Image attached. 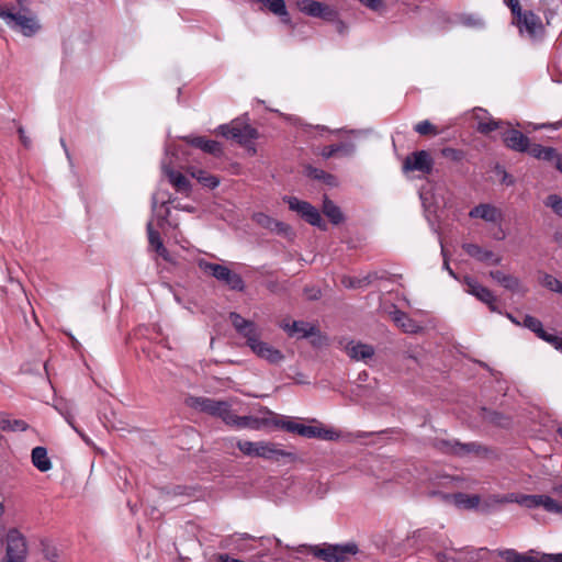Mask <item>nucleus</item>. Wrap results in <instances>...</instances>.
<instances>
[{
	"mask_svg": "<svg viewBox=\"0 0 562 562\" xmlns=\"http://www.w3.org/2000/svg\"><path fill=\"white\" fill-rule=\"evenodd\" d=\"M0 19H2L10 29L20 31L27 37L33 36L41 29L35 16H27L20 12L13 13L11 10L3 7H0Z\"/></svg>",
	"mask_w": 562,
	"mask_h": 562,
	"instance_id": "obj_5",
	"label": "nucleus"
},
{
	"mask_svg": "<svg viewBox=\"0 0 562 562\" xmlns=\"http://www.w3.org/2000/svg\"><path fill=\"white\" fill-rule=\"evenodd\" d=\"M554 162H555V168L562 173V155L557 154Z\"/></svg>",
	"mask_w": 562,
	"mask_h": 562,
	"instance_id": "obj_64",
	"label": "nucleus"
},
{
	"mask_svg": "<svg viewBox=\"0 0 562 562\" xmlns=\"http://www.w3.org/2000/svg\"><path fill=\"white\" fill-rule=\"evenodd\" d=\"M229 319L234 328L246 338L247 344L259 334L254 322L245 319L237 313H231Z\"/></svg>",
	"mask_w": 562,
	"mask_h": 562,
	"instance_id": "obj_19",
	"label": "nucleus"
},
{
	"mask_svg": "<svg viewBox=\"0 0 562 562\" xmlns=\"http://www.w3.org/2000/svg\"><path fill=\"white\" fill-rule=\"evenodd\" d=\"M497 170L499 173H502V182L505 183L506 186H513L514 184V178L508 173L506 172L504 169H501L499 167H497Z\"/></svg>",
	"mask_w": 562,
	"mask_h": 562,
	"instance_id": "obj_60",
	"label": "nucleus"
},
{
	"mask_svg": "<svg viewBox=\"0 0 562 562\" xmlns=\"http://www.w3.org/2000/svg\"><path fill=\"white\" fill-rule=\"evenodd\" d=\"M441 155L445 158L450 159L452 161H460L464 158V153L462 150L451 147H446L441 149Z\"/></svg>",
	"mask_w": 562,
	"mask_h": 562,
	"instance_id": "obj_51",
	"label": "nucleus"
},
{
	"mask_svg": "<svg viewBox=\"0 0 562 562\" xmlns=\"http://www.w3.org/2000/svg\"><path fill=\"white\" fill-rule=\"evenodd\" d=\"M189 404L200 412L220 417L225 424L231 419L232 409L227 402L200 396L191 397Z\"/></svg>",
	"mask_w": 562,
	"mask_h": 562,
	"instance_id": "obj_7",
	"label": "nucleus"
},
{
	"mask_svg": "<svg viewBox=\"0 0 562 562\" xmlns=\"http://www.w3.org/2000/svg\"><path fill=\"white\" fill-rule=\"evenodd\" d=\"M323 213L335 225L340 224L344 221V215H342L340 209L328 198L324 199Z\"/></svg>",
	"mask_w": 562,
	"mask_h": 562,
	"instance_id": "obj_33",
	"label": "nucleus"
},
{
	"mask_svg": "<svg viewBox=\"0 0 562 562\" xmlns=\"http://www.w3.org/2000/svg\"><path fill=\"white\" fill-rule=\"evenodd\" d=\"M147 234L149 246L166 261H170V255L167 248L164 246V243L160 238V235L157 231L154 229L153 223L148 222L147 224Z\"/></svg>",
	"mask_w": 562,
	"mask_h": 562,
	"instance_id": "obj_25",
	"label": "nucleus"
},
{
	"mask_svg": "<svg viewBox=\"0 0 562 562\" xmlns=\"http://www.w3.org/2000/svg\"><path fill=\"white\" fill-rule=\"evenodd\" d=\"M371 10H379L382 7V0H359Z\"/></svg>",
	"mask_w": 562,
	"mask_h": 562,
	"instance_id": "obj_59",
	"label": "nucleus"
},
{
	"mask_svg": "<svg viewBox=\"0 0 562 562\" xmlns=\"http://www.w3.org/2000/svg\"><path fill=\"white\" fill-rule=\"evenodd\" d=\"M370 282H371L370 274H368L363 278H355V277H348V276H344L341 278L342 285L348 289L363 288V286L368 285Z\"/></svg>",
	"mask_w": 562,
	"mask_h": 562,
	"instance_id": "obj_42",
	"label": "nucleus"
},
{
	"mask_svg": "<svg viewBox=\"0 0 562 562\" xmlns=\"http://www.w3.org/2000/svg\"><path fill=\"white\" fill-rule=\"evenodd\" d=\"M440 245H441V254H442V256H443V268L449 272V274H450L451 277H453L454 279H457L456 273L453 272V270H452V269L450 268V266H449L448 258H447V254H446V250H445V247H443L442 243H440Z\"/></svg>",
	"mask_w": 562,
	"mask_h": 562,
	"instance_id": "obj_61",
	"label": "nucleus"
},
{
	"mask_svg": "<svg viewBox=\"0 0 562 562\" xmlns=\"http://www.w3.org/2000/svg\"><path fill=\"white\" fill-rule=\"evenodd\" d=\"M469 216L472 218H482L490 223H498L503 218V213L498 207L492 204L482 203L473 207L469 212Z\"/></svg>",
	"mask_w": 562,
	"mask_h": 562,
	"instance_id": "obj_17",
	"label": "nucleus"
},
{
	"mask_svg": "<svg viewBox=\"0 0 562 562\" xmlns=\"http://www.w3.org/2000/svg\"><path fill=\"white\" fill-rule=\"evenodd\" d=\"M198 266L203 272L224 283L229 290L238 292L245 290V282L241 276L231 270L227 266L209 262L205 259H199Z\"/></svg>",
	"mask_w": 562,
	"mask_h": 562,
	"instance_id": "obj_3",
	"label": "nucleus"
},
{
	"mask_svg": "<svg viewBox=\"0 0 562 562\" xmlns=\"http://www.w3.org/2000/svg\"><path fill=\"white\" fill-rule=\"evenodd\" d=\"M281 327L288 333L289 336H296L299 338H307L315 335L317 331L314 325L302 321H294L291 324L284 323L281 325Z\"/></svg>",
	"mask_w": 562,
	"mask_h": 562,
	"instance_id": "obj_21",
	"label": "nucleus"
},
{
	"mask_svg": "<svg viewBox=\"0 0 562 562\" xmlns=\"http://www.w3.org/2000/svg\"><path fill=\"white\" fill-rule=\"evenodd\" d=\"M539 282L552 292L562 294V282L549 273H541Z\"/></svg>",
	"mask_w": 562,
	"mask_h": 562,
	"instance_id": "obj_39",
	"label": "nucleus"
},
{
	"mask_svg": "<svg viewBox=\"0 0 562 562\" xmlns=\"http://www.w3.org/2000/svg\"><path fill=\"white\" fill-rule=\"evenodd\" d=\"M305 294L306 297L312 301L318 300L322 295L321 290L317 288H306Z\"/></svg>",
	"mask_w": 562,
	"mask_h": 562,
	"instance_id": "obj_58",
	"label": "nucleus"
},
{
	"mask_svg": "<svg viewBox=\"0 0 562 562\" xmlns=\"http://www.w3.org/2000/svg\"><path fill=\"white\" fill-rule=\"evenodd\" d=\"M453 501L458 507L465 509H474L481 505V498L479 495L457 493L453 495Z\"/></svg>",
	"mask_w": 562,
	"mask_h": 562,
	"instance_id": "obj_32",
	"label": "nucleus"
},
{
	"mask_svg": "<svg viewBox=\"0 0 562 562\" xmlns=\"http://www.w3.org/2000/svg\"><path fill=\"white\" fill-rule=\"evenodd\" d=\"M356 151V146L351 142H344L335 145H329L323 147L321 150V156L324 159H329L336 155H340L344 157L352 156Z\"/></svg>",
	"mask_w": 562,
	"mask_h": 562,
	"instance_id": "obj_23",
	"label": "nucleus"
},
{
	"mask_svg": "<svg viewBox=\"0 0 562 562\" xmlns=\"http://www.w3.org/2000/svg\"><path fill=\"white\" fill-rule=\"evenodd\" d=\"M188 143L192 146L202 149L205 153L212 154L214 156H220L222 154V146L218 142L206 139L204 137H192L187 138Z\"/></svg>",
	"mask_w": 562,
	"mask_h": 562,
	"instance_id": "obj_28",
	"label": "nucleus"
},
{
	"mask_svg": "<svg viewBox=\"0 0 562 562\" xmlns=\"http://www.w3.org/2000/svg\"><path fill=\"white\" fill-rule=\"evenodd\" d=\"M192 177L210 189H215L220 184V179L216 176L210 175L204 170H196L192 172Z\"/></svg>",
	"mask_w": 562,
	"mask_h": 562,
	"instance_id": "obj_38",
	"label": "nucleus"
},
{
	"mask_svg": "<svg viewBox=\"0 0 562 562\" xmlns=\"http://www.w3.org/2000/svg\"><path fill=\"white\" fill-rule=\"evenodd\" d=\"M541 507H543L549 513L562 515V504L558 503L555 499L548 495H543Z\"/></svg>",
	"mask_w": 562,
	"mask_h": 562,
	"instance_id": "obj_49",
	"label": "nucleus"
},
{
	"mask_svg": "<svg viewBox=\"0 0 562 562\" xmlns=\"http://www.w3.org/2000/svg\"><path fill=\"white\" fill-rule=\"evenodd\" d=\"M503 140L506 146L516 151H527L529 149V138L518 130H509L504 133Z\"/></svg>",
	"mask_w": 562,
	"mask_h": 562,
	"instance_id": "obj_20",
	"label": "nucleus"
},
{
	"mask_svg": "<svg viewBox=\"0 0 562 562\" xmlns=\"http://www.w3.org/2000/svg\"><path fill=\"white\" fill-rule=\"evenodd\" d=\"M262 3L271 13L281 18L283 23L291 22L284 0H257Z\"/></svg>",
	"mask_w": 562,
	"mask_h": 562,
	"instance_id": "obj_29",
	"label": "nucleus"
},
{
	"mask_svg": "<svg viewBox=\"0 0 562 562\" xmlns=\"http://www.w3.org/2000/svg\"><path fill=\"white\" fill-rule=\"evenodd\" d=\"M217 130L222 136L234 139L240 145H247L258 137L257 130L240 119L234 120L229 124H222Z\"/></svg>",
	"mask_w": 562,
	"mask_h": 562,
	"instance_id": "obj_6",
	"label": "nucleus"
},
{
	"mask_svg": "<svg viewBox=\"0 0 562 562\" xmlns=\"http://www.w3.org/2000/svg\"><path fill=\"white\" fill-rule=\"evenodd\" d=\"M528 150L532 157L542 159L546 161H554V159L557 157V151L552 147H544V146L536 144V145L529 147Z\"/></svg>",
	"mask_w": 562,
	"mask_h": 562,
	"instance_id": "obj_35",
	"label": "nucleus"
},
{
	"mask_svg": "<svg viewBox=\"0 0 562 562\" xmlns=\"http://www.w3.org/2000/svg\"><path fill=\"white\" fill-rule=\"evenodd\" d=\"M515 499H517V495L515 494H507V495H491L488 496L483 505L481 506L482 512H488L492 507L505 503H515Z\"/></svg>",
	"mask_w": 562,
	"mask_h": 562,
	"instance_id": "obj_34",
	"label": "nucleus"
},
{
	"mask_svg": "<svg viewBox=\"0 0 562 562\" xmlns=\"http://www.w3.org/2000/svg\"><path fill=\"white\" fill-rule=\"evenodd\" d=\"M414 130L416 133L420 134V135H438L439 134V131L437 130V127L431 124L428 120H425V121H420L418 122L415 126H414Z\"/></svg>",
	"mask_w": 562,
	"mask_h": 562,
	"instance_id": "obj_47",
	"label": "nucleus"
},
{
	"mask_svg": "<svg viewBox=\"0 0 562 562\" xmlns=\"http://www.w3.org/2000/svg\"><path fill=\"white\" fill-rule=\"evenodd\" d=\"M307 176L312 179L321 180L331 187L337 184V179L335 176L318 168H314L311 166L307 167Z\"/></svg>",
	"mask_w": 562,
	"mask_h": 562,
	"instance_id": "obj_37",
	"label": "nucleus"
},
{
	"mask_svg": "<svg viewBox=\"0 0 562 562\" xmlns=\"http://www.w3.org/2000/svg\"><path fill=\"white\" fill-rule=\"evenodd\" d=\"M304 425L303 424H299V423H295L293 420H286L282 424V427L290 431V432H294V434H297L301 436V429Z\"/></svg>",
	"mask_w": 562,
	"mask_h": 562,
	"instance_id": "obj_55",
	"label": "nucleus"
},
{
	"mask_svg": "<svg viewBox=\"0 0 562 562\" xmlns=\"http://www.w3.org/2000/svg\"><path fill=\"white\" fill-rule=\"evenodd\" d=\"M476 119L479 120L476 130L481 134H488V133L497 130L499 127V124H501L499 121H496V120H493V119L484 120L479 114H476Z\"/></svg>",
	"mask_w": 562,
	"mask_h": 562,
	"instance_id": "obj_46",
	"label": "nucleus"
},
{
	"mask_svg": "<svg viewBox=\"0 0 562 562\" xmlns=\"http://www.w3.org/2000/svg\"><path fill=\"white\" fill-rule=\"evenodd\" d=\"M490 277L504 286L506 290L512 292L520 291V281L518 278L512 274H507L501 270L490 271Z\"/></svg>",
	"mask_w": 562,
	"mask_h": 562,
	"instance_id": "obj_26",
	"label": "nucleus"
},
{
	"mask_svg": "<svg viewBox=\"0 0 562 562\" xmlns=\"http://www.w3.org/2000/svg\"><path fill=\"white\" fill-rule=\"evenodd\" d=\"M319 429H321V427H317V426L304 425L301 429V436L306 437V438H318Z\"/></svg>",
	"mask_w": 562,
	"mask_h": 562,
	"instance_id": "obj_54",
	"label": "nucleus"
},
{
	"mask_svg": "<svg viewBox=\"0 0 562 562\" xmlns=\"http://www.w3.org/2000/svg\"><path fill=\"white\" fill-rule=\"evenodd\" d=\"M42 546H43L42 551H43L44 558L49 562H58L59 552H58L57 548L55 546L46 543V542H43Z\"/></svg>",
	"mask_w": 562,
	"mask_h": 562,
	"instance_id": "obj_50",
	"label": "nucleus"
},
{
	"mask_svg": "<svg viewBox=\"0 0 562 562\" xmlns=\"http://www.w3.org/2000/svg\"><path fill=\"white\" fill-rule=\"evenodd\" d=\"M521 326L528 328L532 333L537 335L538 338L547 341L548 344L552 345L557 350H560L562 352V338L554 335L549 334L543 329L542 323L531 316V315H524L521 317Z\"/></svg>",
	"mask_w": 562,
	"mask_h": 562,
	"instance_id": "obj_11",
	"label": "nucleus"
},
{
	"mask_svg": "<svg viewBox=\"0 0 562 562\" xmlns=\"http://www.w3.org/2000/svg\"><path fill=\"white\" fill-rule=\"evenodd\" d=\"M236 428H249V429H259L262 425V422L254 416H237L233 412L231 414V419L228 424Z\"/></svg>",
	"mask_w": 562,
	"mask_h": 562,
	"instance_id": "obj_30",
	"label": "nucleus"
},
{
	"mask_svg": "<svg viewBox=\"0 0 562 562\" xmlns=\"http://www.w3.org/2000/svg\"><path fill=\"white\" fill-rule=\"evenodd\" d=\"M247 345L258 357L267 360L271 364H278L284 359L283 353L279 349L260 340L259 334L250 339Z\"/></svg>",
	"mask_w": 562,
	"mask_h": 562,
	"instance_id": "obj_13",
	"label": "nucleus"
},
{
	"mask_svg": "<svg viewBox=\"0 0 562 562\" xmlns=\"http://www.w3.org/2000/svg\"><path fill=\"white\" fill-rule=\"evenodd\" d=\"M504 1L509 7L510 12L516 11V8H514V7H520L519 0H504Z\"/></svg>",
	"mask_w": 562,
	"mask_h": 562,
	"instance_id": "obj_63",
	"label": "nucleus"
},
{
	"mask_svg": "<svg viewBox=\"0 0 562 562\" xmlns=\"http://www.w3.org/2000/svg\"><path fill=\"white\" fill-rule=\"evenodd\" d=\"M464 284L467 285V292L475 296L481 302L485 303L492 312H496V296L486 286L480 284L476 280L471 277L464 278Z\"/></svg>",
	"mask_w": 562,
	"mask_h": 562,
	"instance_id": "obj_14",
	"label": "nucleus"
},
{
	"mask_svg": "<svg viewBox=\"0 0 562 562\" xmlns=\"http://www.w3.org/2000/svg\"><path fill=\"white\" fill-rule=\"evenodd\" d=\"M516 11L512 12V23L518 29L520 36L538 41L544 36V25L536 13L531 10H522L521 7H515Z\"/></svg>",
	"mask_w": 562,
	"mask_h": 562,
	"instance_id": "obj_1",
	"label": "nucleus"
},
{
	"mask_svg": "<svg viewBox=\"0 0 562 562\" xmlns=\"http://www.w3.org/2000/svg\"><path fill=\"white\" fill-rule=\"evenodd\" d=\"M453 551L452 554L448 553V552H438L436 554V558H437V561L438 562H458V560L456 559V549H451Z\"/></svg>",
	"mask_w": 562,
	"mask_h": 562,
	"instance_id": "obj_56",
	"label": "nucleus"
},
{
	"mask_svg": "<svg viewBox=\"0 0 562 562\" xmlns=\"http://www.w3.org/2000/svg\"><path fill=\"white\" fill-rule=\"evenodd\" d=\"M284 201L288 203L291 211L299 213L302 217L305 216V213L311 206V203L301 201L295 196H285Z\"/></svg>",
	"mask_w": 562,
	"mask_h": 562,
	"instance_id": "obj_41",
	"label": "nucleus"
},
{
	"mask_svg": "<svg viewBox=\"0 0 562 562\" xmlns=\"http://www.w3.org/2000/svg\"><path fill=\"white\" fill-rule=\"evenodd\" d=\"M270 231L278 234H286L290 231V226L283 222L274 220V224H272Z\"/></svg>",
	"mask_w": 562,
	"mask_h": 562,
	"instance_id": "obj_57",
	"label": "nucleus"
},
{
	"mask_svg": "<svg viewBox=\"0 0 562 562\" xmlns=\"http://www.w3.org/2000/svg\"><path fill=\"white\" fill-rule=\"evenodd\" d=\"M55 408L60 413V415L64 416L66 422L71 426V428L86 441L89 442V438L76 427L74 416L70 412V407L67 403H60L58 405H55Z\"/></svg>",
	"mask_w": 562,
	"mask_h": 562,
	"instance_id": "obj_36",
	"label": "nucleus"
},
{
	"mask_svg": "<svg viewBox=\"0 0 562 562\" xmlns=\"http://www.w3.org/2000/svg\"><path fill=\"white\" fill-rule=\"evenodd\" d=\"M303 218L313 226H316L321 229H326V224L323 221L318 210L312 204Z\"/></svg>",
	"mask_w": 562,
	"mask_h": 562,
	"instance_id": "obj_44",
	"label": "nucleus"
},
{
	"mask_svg": "<svg viewBox=\"0 0 562 562\" xmlns=\"http://www.w3.org/2000/svg\"><path fill=\"white\" fill-rule=\"evenodd\" d=\"M18 132L20 134V139L23 143V145L25 147H29L31 145V139L25 135L23 127L20 126Z\"/></svg>",
	"mask_w": 562,
	"mask_h": 562,
	"instance_id": "obj_62",
	"label": "nucleus"
},
{
	"mask_svg": "<svg viewBox=\"0 0 562 562\" xmlns=\"http://www.w3.org/2000/svg\"><path fill=\"white\" fill-rule=\"evenodd\" d=\"M32 462L33 465L41 472L50 470L52 462L47 456V450L44 447H35L32 450Z\"/></svg>",
	"mask_w": 562,
	"mask_h": 562,
	"instance_id": "obj_31",
	"label": "nucleus"
},
{
	"mask_svg": "<svg viewBox=\"0 0 562 562\" xmlns=\"http://www.w3.org/2000/svg\"><path fill=\"white\" fill-rule=\"evenodd\" d=\"M27 546L24 536L16 529L7 532L5 555L2 562H25Z\"/></svg>",
	"mask_w": 562,
	"mask_h": 562,
	"instance_id": "obj_8",
	"label": "nucleus"
},
{
	"mask_svg": "<svg viewBox=\"0 0 562 562\" xmlns=\"http://www.w3.org/2000/svg\"><path fill=\"white\" fill-rule=\"evenodd\" d=\"M303 549H308L316 558L326 562H346L350 557L358 553L356 543L345 544H327L323 548L318 546H299L295 550L302 552Z\"/></svg>",
	"mask_w": 562,
	"mask_h": 562,
	"instance_id": "obj_2",
	"label": "nucleus"
},
{
	"mask_svg": "<svg viewBox=\"0 0 562 562\" xmlns=\"http://www.w3.org/2000/svg\"><path fill=\"white\" fill-rule=\"evenodd\" d=\"M254 220L257 224H259L260 226H262L269 231L271 229L272 224H274V218L270 217L269 215H267L265 213H256L254 215Z\"/></svg>",
	"mask_w": 562,
	"mask_h": 562,
	"instance_id": "obj_52",
	"label": "nucleus"
},
{
	"mask_svg": "<svg viewBox=\"0 0 562 562\" xmlns=\"http://www.w3.org/2000/svg\"><path fill=\"white\" fill-rule=\"evenodd\" d=\"M162 171L168 177L169 182L176 188L178 192L189 194L191 186L189 180L178 171L171 169L165 161L161 164Z\"/></svg>",
	"mask_w": 562,
	"mask_h": 562,
	"instance_id": "obj_22",
	"label": "nucleus"
},
{
	"mask_svg": "<svg viewBox=\"0 0 562 562\" xmlns=\"http://www.w3.org/2000/svg\"><path fill=\"white\" fill-rule=\"evenodd\" d=\"M26 427V423L21 419L11 420L7 417L0 418V429L3 431H23Z\"/></svg>",
	"mask_w": 562,
	"mask_h": 562,
	"instance_id": "obj_40",
	"label": "nucleus"
},
{
	"mask_svg": "<svg viewBox=\"0 0 562 562\" xmlns=\"http://www.w3.org/2000/svg\"><path fill=\"white\" fill-rule=\"evenodd\" d=\"M434 160L427 150H417L406 157L403 164L405 171H420L429 175L432 171Z\"/></svg>",
	"mask_w": 562,
	"mask_h": 562,
	"instance_id": "obj_12",
	"label": "nucleus"
},
{
	"mask_svg": "<svg viewBox=\"0 0 562 562\" xmlns=\"http://www.w3.org/2000/svg\"><path fill=\"white\" fill-rule=\"evenodd\" d=\"M546 206L552 209V211L560 217H562V198L558 194H550L544 201Z\"/></svg>",
	"mask_w": 562,
	"mask_h": 562,
	"instance_id": "obj_48",
	"label": "nucleus"
},
{
	"mask_svg": "<svg viewBox=\"0 0 562 562\" xmlns=\"http://www.w3.org/2000/svg\"><path fill=\"white\" fill-rule=\"evenodd\" d=\"M392 319L405 333L414 334L420 329V326L417 324V322H415L406 313L400 310H395L392 313Z\"/></svg>",
	"mask_w": 562,
	"mask_h": 562,
	"instance_id": "obj_27",
	"label": "nucleus"
},
{
	"mask_svg": "<svg viewBox=\"0 0 562 562\" xmlns=\"http://www.w3.org/2000/svg\"><path fill=\"white\" fill-rule=\"evenodd\" d=\"M488 550L486 548H462L456 549L458 562H481L485 559Z\"/></svg>",
	"mask_w": 562,
	"mask_h": 562,
	"instance_id": "obj_24",
	"label": "nucleus"
},
{
	"mask_svg": "<svg viewBox=\"0 0 562 562\" xmlns=\"http://www.w3.org/2000/svg\"><path fill=\"white\" fill-rule=\"evenodd\" d=\"M346 353L356 361L367 362L374 356V348L371 345L361 341L350 340L344 347Z\"/></svg>",
	"mask_w": 562,
	"mask_h": 562,
	"instance_id": "obj_15",
	"label": "nucleus"
},
{
	"mask_svg": "<svg viewBox=\"0 0 562 562\" xmlns=\"http://www.w3.org/2000/svg\"><path fill=\"white\" fill-rule=\"evenodd\" d=\"M543 495H517L515 503H518L527 508L541 507Z\"/></svg>",
	"mask_w": 562,
	"mask_h": 562,
	"instance_id": "obj_45",
	"label": "nucleus"
},
{
	"mask_svg": "<svg viewBox=\"0 0 562 562\" xmlns=\"http://www.w3.org/2000/svg\"><path fill=\"white\" fill-rule=\"evenodd\" d=\"M236 447L248 457H258L266 460L278 461L280 458L290 457L291 453L279 448L278 443L269 441L237 440Z\"/></svg>",
	"mask_w": 562,
	"mask_h": 562,
	"instance_id": "obj_4",
	"label": "nucleus"
},
{
	"mask_svg": "<svg viewBox=\"0 0 562 562\" xmlns=\"http://www.w3.org/2000/svg\"><path fill=\"white\" fill-rule=\"evenodd\" d=\"M436 447L446 453H452L457 456H465L472 452L479 451V446L474 442L471 443H461L459 441H450V440H438L436 442Z\"/></svg>",
	"mask_w": 562,
	"mask_h": 562,
	"instance_id": "obj_16",
	"label": "nucleus"
},
{
	"mask_svg": "<svg viewBox=\"0 0 562 562\" xmlns=\"http://www.w3.org/2000/svg\"><path fill=\"white\" fill-rule=\"evenodd\" d=\"M297 8L308 16L325 21H334L337 18V11L333 7L316 0H301L297 2Z\"/></svg>",
	"mask_w": 562,
	"mask_h": 562,
	"instance_id": "obj_9",
	"label": "nucleus"
},
{
	"mask_svg": "<svg viewBox=\"0 0 562 562\" xmlns=\"http://www.w3.org/2000/svg\"><path fill=\"white\" fill-rule=\"evenodd\" d=\"M339 432L334 428H325L321 427L318 439L323 440H337L339 438Z\"/></svg>",
	"mask_w": 562,
	"mask_h": 562,
	"instance_id": "obj_53",
	"label": "nucleus"
},
{
	"mask_svg": "<svg viewBox=\"0 0 562 562\" xmlns=\"http://www.w3.org/2000/svg\"><path fill=\"white\" fill-rule=\"evenodd\" d=\"M497 555L503 558L506 562H562L561 553H541L539 558L522 554L515 549L497 550Z\"/></svg>",
	"mask_w": 562,
	"mask_h": 562,
	"instance_id": "obj_10",
	"label": "nucleus"
},
{
	"mask_svg": "<svg viewBox=\"0 0 562 562\" xmlns=\"http://www.w3.org/2000/svg\"><path fill=\"white\" fill-rule=\"evenodd\" d=\"M463 250L472 258L482 261V262H491L493 265H499L502 258L496 256L492 250H487L482 248L476 244H463Z\"/></svg>",
	"mask_w": 562,
	"mask_h": 562,
	"instance_id": "obj_18",
	"label": "nucleus"
},
{
	"mask_svg": "<svg viewBox=\"0 0 562 562\" xmlns=\"http://www.w3.org/2000/svg\"><path fill=\"white\" fill-rule=\"evenodd\" d=\"M303 218L313 226H316L321 229H326V224L323 221L318 210L312 204Z\"/></svg>",
	"mask_w": 562,
	"mask_h": 562,
	"instance_id": "obj_43",
	"label": "nucleus"
}]
</instances>
